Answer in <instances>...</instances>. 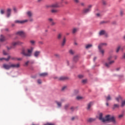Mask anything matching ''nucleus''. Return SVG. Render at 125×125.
<instances>
[{"label": "nucleus", "mask_w": 125, "mask_h": 125, "mask_svg": "<svg viewBox=\"0 0 125 125\" xmlns=\"http://www.w3.org/2000/svg\"><path fill=\"white\" fill-rule=\"evenodd\" d=\"M99 119L100 121L103 122V123H105V122H109L113 123V124H116V119L114 116H111V115H106L105 118H103V114L100 113L99 115Z\"/></svg>", "instance_id": "nucleus-1"}, {"label": "nucleus", "mask_w": 125, "mask_h": 125, "mask_svg": "<svg viewBox=\"0 0 125 125\" xmlns=\"http://www.w3.org/2000/svg\"><path fill=\"white\" fill-rule=\"evenodd\" d=\"M33 50H34V48L33 47H31L30 49H27V53L25 50H22L21 51V54L24 55V56H26V57H31V56H32Z\"/></svg>", "instance_id": "nucleus-2"}, {"label": "nucleus", "mask_w": 125, "mask_h": 125, "mask_svg": "<svg viewBox=\"0 0 125 125\" xmlns=\"http://www.w3.org/2000/svg\"><path fill=\"white\" fill-rule=\"evenodd\" d=\"M112 57L111 56H109L107 58V60L108 62H105L104 63V66L106 67V68H110L111 65H112V64H114L115 63V61H111L112 60Z\"/></svg>", "instance_id": "nucleus-3"}, {"label": "nucleus", "mask_w": 125, "mask_h": 125, "mask_svg": "<svg viewBox=\"0 0 125 125\" xmlns=\"http://www.w3.org/2000/svg\"><path fill=\"white\" fill-rule=\"evenodd\" d=\"M91 8H92V5H89L87 8H84L82 10L83 14H87L88 12H90V11H91Z\"/></svg>", "instance_id": "nucleus-4"}, {"label": "nucleus", "mask_w": 125, "mask_h": 125, "mask_svg": "<svg viewBox=\"0 0 125 125\" xmlns=\"http://www.w3.org/2000/svg\"><path fill=\"white\" fill-rule=\"evenodd\" d=\"M2 68L5 69V70H9L11 68V63H9V64L4 63L2 65Z\"/></svg>", "instance_id": "nucleus-5"}, {"label": "nucleus", "mask_w": 125, "mask_h": 125, "mask_svg": "<svg viewBox=\"0 0 125 125\" xmlns=\"http://www.w3.org/2000/svg\"><path fill=\"white\" fill-rule=\"evenodd\" d=\"M55 79H57L58 81H66V80H68V77L62 76L61 77H55Z\"/></svg>", "instance_id": "nucleus-6"}, {"label": "nucleus", "mask_w": 125, "mask_h": 125, "mask_svg": "<svg viewBox=\"0 0 125 125\" xmlns=\"http://www.w3.org/2000/svg\"><path fill=\"white\" fill-rule=\"evenodd\" d=\"M26 22H28V20H25L23 21L16 20L15 21V23H17L18 24H24V23H26Z\"/></svg>", "instance_id": "nucleus-7"}, {"label": "nucleus", "mask_w": 125, "mask_h": 125, "mask_svg": "<svg viewBox=\"0 0 125 125\" xmlns=\"http://www.w3.org/2000/svg\"><path fill=\"white\" fill-rule=\"evenodd\" d=\"M10 59H11L13 60L14 59V58H11V57H10V56H8L7 59L4 58H0V61H2V60H5V61H9V60Z\"/></svg>", "instance_id": "nucleus-8"}, {"label": "nucleus", "mask_w": 125, "mask_h": 125, "mask_svg": "<svg viewBox=\"0 0 125 125\" xmlns=\"http://www.w3.org/2000/svg\"><path fill=\"white\" fill-rule=\"evenodd\" d=\"M100 36H103V35H105V37H108V34L106 33V31L105 30H101L99 32Z\"/></svg>", "instance_id": "nucleus-9"}, {"label": "nucleus", "mask_w": 125, "mask_h": 125, "mask_svg": "<svg viewBox=\"0 0 125 125\" xmlns=\"http://www.w3.org/2000/svg\"><path fill=\"white\" fill-rule=\"evenodd\" d=\"M17 35H18L19 36H20L22 38H24V37H25V33L23 31H18V32H17Z\"/></svg>", "instance_id": "nucleus-10"}, {"label": "nucleus", "mask_w": 125, "mask_h": 125, "mask_svg": "<svg viewBox=\"0 0 125 125\" xmlns=\"http://www.w3.org/2000/svg\"><path fill=\"white\" fill-rule=\"evenodd\" d=\"M40 54H41V51H36L35 52H34V56L36 58H38V57L40 56Z\"/></svg>", "instance_id": "nucleus-11"}, {"label": "nucleus", "mask_w": 125, "mask_h": 125, "mask_svg": "<svg viewBox=\"0 0 125 125\" xmlns=\"http://www.w3.org/2000/svg\"><path fill=\"white\" fill-rule=\"evenodd\" d=\"M51 5L52 8H58L59 7V4L58 2L52 4Z\"/></svg>", "instance_id": "nucleus-12"}, {"label": "nucleus", "mask_w": 125, "mask_h": 125, "mask_svg": "<svg viewBox=\"0 0 125 125\" xmlns=\"http://www.w3.org/2000/svg\"><path fill=\"white\" fill-rule=\"evenodd\" d=\"M19 67H20V64L19 63L16 64L11 63V68H19Z\"/></svg>", "instance_id": "nucleus-13"}, {"label": "nucleus", "mask_w": 125, "mask_h": 125, "mask_svg": "<svg viewBox=\"0 0 125 125\" xmlns=\"http://www.w3.org/2000/svg\"><path fill=\"white\" fill-rule=\"evenodd\" d=\"M11 15V9L8 8L7 9V17L9 18L10 17Z\"/></svg>", "instance_id": "nucleus-14"}, {"label": "nucleus", "mask_w": 125, "mask_h": 125, "mask_svg": "<svg viewBox=\"0 0 125 125\" xmlns=\"http://www.w3.org/2000/svg\"><path fill=\"white\" fill-rule=\"evenodd\" d=\"M119 108H120V104H115L112 106L113 110H116V109H119Z\"/></svg>", "instance_id": "nucleus-15"}, {"label": "nucleus", "mask_w": 125, "mask_h": 125, "mask_svg": "<svg viewBox=\"0 0 125 125\" xmlns=\"http://www.w3.org/2000/svg\"><path fill=\"white\" fill-rule=\"evenodd\" d=\"M26 15L29 18H31L33 16V12L31 11H28L26 12Z\"/></svg>", "instance_id": "nucleus-16"}, {"label": "nucleus", "mask_w": 125, "mask_h": 125, "mask_svg": "<svg viewBox=\"0 0 125 125\" xmlns=\"http://www.w3.org/2000/svg\"><path fill=\"white\" fill-rule=\"evenodd\" d=\"M99 51L102 56H104L105 53V50L103 49H99Z\"/></svg>", "instance_id": "nucleus-17"}, {"label": "nucleus", "mask_w": 125, "mask_h": 125, "mask_svg": "<svg viewBox=\"0 0 125 125\" xmlns=\"http://www.w3.org/2000/svg\"><path fill=\"white\" fill-rule=\"evenodd\" d=\"M92 105H93V102H90V103L87 104V110H90V108H91V106H92Z\"/></svg>", "instance_id": "nucleus-18"}, {"label": "nucleus", "mask_w": 125, "mask_h": 125, "mask_svg": "<svg viewBox=\"0 0 125 125\" xmlns=\"http://www.w3.org/2000/svg\"><path fill=\"white\" fill-rule=\"evenodd\" d=\"M18 44H22V42L18 41V42H13L12 43V46H15L16 45H17Z\"/></svg>", "instance_id": "nucleus-19"}, {"label": "nucleus", "mask_w": 125, "mask_h": 125, "mask_svg": "<svg viewBox=\"0 0 125 125\" xmlns=\"http://www.w3.org/2000/svg\"><path fill=\"white\" fill-rule=\"evenodd\" d=\"M51 13L53 14H56V13H58V10L53 9L51 10Z\"/></svg>", "instance_id": "nucleus-20"}, {"label": "nucleus", "mask_w": 125, "mask_h": 125, "mask_svg": "<svg viewBox=\"0 0 125 125\" xmlns=\"http://www.w3.org/2000/svg\"><path fill=\"white\" fill-rule=\"evenodd\" d=\"M48 74L46 72L39 74V76L40 77H46L48 76Z\"/></svg>", "instance_id": "nucleus-21"}, {"label": "nucleus", "mask_w": 125, "mask_h": 125, "mask_svg": "<svg viewBox=\"0 0 125 125\" xmlns=\"http://www.w3.org/2000/svg\"><path fill=\"white\" fill-rule=\"evenodd\" d=\"M65 43H66V38L64 37L63 39L62 42V46H64L65 45Z\"/></svg>", "instance_id": "nucleus-22"}, {"label": "nucleus", "mask_w": 125, "mask_h": 125, "mask_svg": "<svg viewBox=\"0 0 125 125\" xmlns=\"http://www.w3.org/2000/svg\"><path fill=\"white\" fill-rule=\"evenodd\" d=\"M76 99L77 100H83V99H84V97H82L81 96H78L76 97Z\"/></svg>", "instance_id": "nucleus-23"}, {"label": "nucleus", "mask_w": 125, "mask_h": 125, "mask_svg": "<svg viewBox=\"0 0 125 125\" xmlns=\"http://www.w3.org/2000/svg\"><path fill=\"white\" fill-rule=\"evenodd\" d=\"M73 60L74 62H77V61H78V60H79V55H76L75 56H74V58H73Z\"/></svg>", "instance_id": "nucleus-24"}, {"label": "nucleus", "mask_w": 125, "mask_h": 125, "mask_svg": "<svg viewBox=\"0 0 125 125\" xmlns=\"http://www.w3.org/2000/svg\"><path fill=\"white\" fill-rule=\"evenodd\" d=\"M79 31V28H74L72 29V33L76 34Z\"/></svg>", "instance_id": "nucleus-25"}, {"label": "nucleus", "mask_w": 125, "mask_h": 125, "mask_svg": "<svg viewBox=\"0 0 125 125\" xmlns=\"http://www.w3.org/2000/svg\"><path fill=\"white\" fill-rule=\"evenodd\" d=\"M94 121H95V119L94 118H89L87 120L88 123H92V122H94Z\"/></svg>", "instance_id": "nucleus-26"}, {"label": "nucleus", "mask_w": 125, "mask_h": 125, "mask_svg": "<svg viewBox=\"0 0 125 125\" xmlns=\"http://www.w3.org/2000/svg\"><path fill=\"white\" fill-rule=\"evenodd\" d=\"M5 41V38L2 35H0V42H4Z\"/></svg>", "instance_id": "nucleus-27"}, {"label": "nucleus", "mask_w": 125, "mask_h": 125, "mask_svg": "<svg viewBox=\"0 0 125 125\" xmlns=\"http://www.w3.org/2000/svg\"><path fill=\"white\" fill-rule=\"evenodd\" d=\"M105 98H106V99L107 101H109V100H112V98L111 97V96H110V95H108Z\"/></svg>", "instance_id": "nucleus-28"}, {"label": "nucleus", "mask_w": 125, "mask_h": 125, "mask_svg": "<svg viewBox=\"0 0 125 125\" xmlns=\"http://www.w3.org/2000/svg\"><path fill=\"white\" fill-rule=\"evenodd\" d=\"M62 38V34L59 33L57 36V39L58 40H61Z\"/></svg>", "instance_id": "nucleus-29"}, {"label": "nucleus", "mask_w": 125, "mask_h": 125, "mask_svg": "<svg viewBox=\"0 0 125 125\" xmlns=\"http://www.w3.org/2000/svg\"><path fill=\"white\" fill-rule=\"evenodd\" d=\"M90 47H92V44H89L85 46V48H86L87 49L88 48H90Z\"/></svg>", "instance_id": "nucleus-30"}, {"label": "nucleus", "mask_w": 125, "mask_h": 125, "mask_svg": "<svg viewBox=\"0 0 125 125\" xmlns=\"http://www.w3.org/2000/svg\"><path fill=\"white\" fill-rule=\"evenodd\" d=\"M121 99H122V98L120 96L116 98V100L117 102H120Z\"/></svg>", "instance_id": "nucleus-31"}, {"label": "nucleus", "mask_w": 125, "mask_h": 125, "mask_svg": "<svg viewBox=\"0 0 125 125\" xmlns=\"http://www.w3.org/2000/svg\"><path fill=\"white\" fill-rule=\"evenodd\" d=\"M121 106L122 107H125V100L122 101Z\"/></svg>", "instance_id": "nucleus-32"}, {"label": "nucleus", "mask_w": 125, "mask_h": 125, "mask_svg": "<svg viewBox=\"0 0 125 125\" xmlns=\"http://www.w3.org/2000/svg\"><path fill=\"white\" fill-rule=\"evenodd\" d=\"M103 47V45L102 43H100L98 45V49H101Z\"/></svg>", "instance_id": "nucleus-33"}, {"label": "nucleus", "mask_w": 125, "mask_h": 125, "mask_svg": "<svg viewBox=\"0 0 125 125\" xmlns=\"http://www.w3.org/2000/svg\"><path fill=\"white\" fill-rule=\"evenodd\" d=\"M57 104L58 107H61L62 103L61 102H57Z\"/></svg>", "instance_id": "nucleus-34"}, {"label": "nucleus", "mask_w": 125, "mask_h": 125, "mask_svg": "<svg viewBox=\"0 0 125 125\" xmlns=\"http://www.w3.org/2000/svg\"><path fill=\"white\" fill-rule=\"evenodd\" d=\"M102 4L103 5H107V2L104 0H103L102 1Z\"/></svg>", "instance_id": "nucleus-35"}, {"label": "nucleus", "mask_w": 125, "mask_h": 125, "mask_svg": "<svg viewBox=\"0 0 125 125\" xmlns=\"http://www.w3.org/2000/svg\"><path fill=\"white\" fill-rule=\"evenodd\" d=\"M69 52L72 55H73L74 54V53H75V52H74V51H73V50H70Z\"/></svg>", "instance_id": "nucleus-36"}, {"label": "nucleus", "mask_w": 125, "mask_h": 125, "mask_svg": "<svg viewBox=\"0 0 125 125\" xmlns=\"http://www.w3.org/2000/svg\"><path fill=\"white\" fill-rule=\"evenodd\" d=\"M87 82V80L86 79H84L82 80V83H86Z\"/></svg>", "instance_id": "nucleus-37"}, {"label": "nucleus", "mask_w": 125, "mask_h": 125, "mask_svg": "<svg viewBox=\"0 0 125 125\" xmlns=\"http://www.w3.org/2000/svg\"><path fill=\"white\" fill-rule=\"evenodd\" d=\"M35 43H36V42H35V41L34 40L30 41V43H31L32 45H34V44H35Z\"/></svg>", "instance_id": "nucleus-38"}, {"label": "nucleus", "mask_w": 125, "mask_h": 125, "mask_svg": "<svg viewBox=\"0 0 125 125\" xmlns=\"http://www.w3.org/2000/svg\"><path fill=\"white\" fill-rule=\"evenodd\" d=\"M96 17H101V14L100 13H96Z\"/></svg>", "instance_id": "nucleus-39"}, {"label": "nucleus", "mask_w": 125, "mask_h": 125, "mask_svg": "<svg viewBox=\"0 0 125 125\" xmlns=\"http://www.w3.org/2000/svg\"><path fill=\"white\" fill-rule=\"evenodd\" d=\"M121 49V46H119L118 48L116 49V52H119L120 51V50Z\"/></svg>", "instance_id": "nucleus-40"}, {"label": "nucleus", "mask_w": 125, "mask_h": 125, "mask_svg": "<svg viewBox=\"0 0 125 125\" xmlns=\"http://www.w3.org/2000/svg\"><path fill=\"white\" fill-rule=\"evenodd\" d=\"M48 21L50 22V23L53 22V19L52 18H49Z\"/></svg>", "instance_id": "nucleus-41"}, {"label": "nucleus", "mask_w": 125, "mask_h": 125, "mask_svg": "<svg viewBox=\"0 0 125 125\" xmlns=\"http://www.w3.org/2000/svg\"><path fill=\"white\" fill-rule=\"evenodd\" d=\"M73 1L75 2V3H80V0H73Z\"/></svg>", "instance_id": "nucleus-42"}, {"label": "nucleus", "mask_w": 125, "mask_h": 125, "mask_svg": "<svg viewBox=\"0 0 125 125\" xmlns=\"http://www.w3.org/2000/svg\"><path fill=\"white\" fill-rule=\"evenodd\" d=\"M69 107V104H66L65 106H64V109L65 110H67V109H68V108Z\"/></svg>", "instance_id": "nucleus-43"}, {"label": "nucleus", "mask_w": 125, "mask_h": 125, "mask_svg": "<svg viewBox=\"0 0 125 125\" xmlns=\"http://www.w3.org/2000/svg\"><path fill=\"white\" fill-rule=\"evenodd\" d=\"M78 78L79 79H83V75H78Z\"/></svg>", "instance_id": "nucleus-44"}, {"label": "nucleus", "mask_w": 125, "mask_h": 125, "mask_svg": "<svg viewBox=\"0 0 125 125\" xmlns=\"http://www.w3.org/2000/svg\"><path fill=\"white\" fill-rule=\"evenodd\" d=\"M46 7L47 8H52V5L51 4V5H46Z\"/></svg>", "instance_id": "nucleus-45"}, {"label": "nucleus", "mask_w": 125, "mask_h": 125, "mask_svg": "<svg viewBox=\"0 0 125 125\" xmlns=\"http://www.w3.org/2000/svg\"><path fill=\"white\" fill-rule=\"evenodd\" d=\"M120 15L121 16H123V15H124V11L123 10L120 11Z\"/></svg>", "instance_id": "nucleus-46"}, {"label": "nucleus", "mask_w": 125, "mask_h": 125, "mask_svg": "<svg viewBox=\"0 0 125 125\" xmlns=\"http://www.w3.org/2000/svg\"><path fill=\"white\" fill-rule=\"evenodd\" d=\"M0 13L1 14H4V10H0Z\"/></svg>", "instance_id": "nucleus-47"}, {"label": "nucleus", "mask_w": 125, "mask_h": 125, "mask_svg": "<svg viewBox=\"0 0 125 125\" xmlns=\"http://www.w3.org/2000/svg\"><path fill=\"white\" fill-rule=\"evenodd\" d=\"M80 4H81V6H85V4L83 2H81L80 3Z\"/></svg>", "instance_id": "nucleus-48"}, {"label": "nucleus", "mask_w": 125, "mask_h": 125, "mask_svg": "<svg viewBox=\"0 0 125 125\" xmlns=\"http://www.w3.org/2000/svg\"><path fill=\"white\" fill-rule=\"evenodd\" d=\"M118 117H119V119H122V118H123V117H124V114L119 115Z\"/></svg>", "instance_id": "nucleus-49"}, {"label": "nucleus", "mask_w": 125, "mask_h": 125, "mask_svg": "<svg viewBox=\"0 0 125 125\" xmlns=\"http://www.w3.org/2000/svg\"><path fill=\"white\" fill-rule=\"evenodd\" d=\"M29 61L26 62L25 63L24 66H27L29 64Z\"/></svg>", "instance_id": "nucleus-50"}, {"label": "nucleus", "mask_w": 125, "mask_h": 125, "mask_svg": "<svg viewBox=\"0 0 125 125\" xmlns=\"http://www.w3.org/2000/svg\"><path fill=\"white\" fill-rule=\"evenodd\" d=\"M54 56H55V57H57V58H59L60 55L58 54H55L54 55Z\"/></svg>", "instance_id": "nucleus-51"}, {"label": "nucleus", "mask_w": 125, "mask_h": 125, "mask_svg": "<svg viewBox=\"0 0 125 125\" xmlns=\"http://www.w3.org/2000/svg\"><path fill=\"white\" fill-rule=\"evenodd\" d=\"M64 4H69V2H68L67 0H65L64 1Z\"/></svg>", "instance_id": "nucleus-52"}, {"label": "nucleus", "mask_w": 125, "mask_h": 125, "mask_svg": "<svg viewBox=\"0 0 125 125\" xmlns=\"http://www.w3.org/2000/svg\"><path fill=\"white\" fill-rule=\"evenodd\" d=\"M51 26H54V25H55V22H54L53 21L51 22Z\"/></svg>", "instance_id": "nucleus-53"}, {"label": "nucleus", "mask_w": 125, "mask_h": 125, "mask_svg": "<svg viewBox=\"0 0 125 125\" xmlns=\"http://www.w3.org/2000/svg\"><path fill=\"white\" fill-rule=\"evenodd\" d=\"M13 10L15 12H16V11H17V9H16V7H13Z\"/></svg>", "instance_id": "nucleus-54"}, {"label": "nucleus", "mask_w": 125, "mask_h": 125, "mask_svg": "<svg viewBox=\"0 0 125 125\" xmlns=\"http://www.w3.org/2000/svg\"><path fill=\"white\" fill-rule=\"evenodd\" d=\"M29 21H30V22H33V18H32V17L29 18Z\"/></svg>", "instance_id": "nucleus-55"}, {"label": "nucleus", "mask_w": 125, "mask_h": 125, "mask_svg": "<svg viewBox=\"0 0 125 125\" xmlns=\"http://www.w3.org/2000/svg\"><path fill=\"white\" fill-rule=\"evenodd\" d=\"M66 88H67V86H64L62 87V90H65V89H66Z\"/></svg>", "instance_id": "nucleus-56"}, {"label": "nucleus", "mask_w": 125, "mask_h": 125, "mask_svg": "<svg viewBox=\"0 0 125 125\" xmlns=\"http://www.w3.org/2000/svg\"><path fill=\"white\" fill-rule=\"evenodd\" d=\"M102 44L103 45V46H104V45L105 46H107V43H102Z\"/></svg>", "instance_id": "nucleus-57"}, {"label": "nucleus", "mask_w": 125, "mask_h": 125, "mask_svg": "<svg viewBox=\"0 0 125 125\" xmlns=\"http://www.w3.org/2000/svg\"><path fill=\"white\" fill-rule=\"evenodd\" d=\"M3 53L4 55H7V53H6V52H5V51H3Z\"/></svg>", "instance_id": "nucleus-58"}, {"label": "nucleus", "mask_w": 125, "mask_h": 125, "mask_svg": "<svg viewBox=\"0 0 125 125\" xmlns=\"http://www.w3.org/2000/svg\"><path fill=\"white\" fill-rule=\"evenodd\" d=\"M38 83H42V80L39 79L38 81H37Z\"/></svg>", "instance_id": "nucleus-59"}, {"label": "nucleus", "mask_w": 125, "mask_h": 125, "mask_svg": "<svg viewBox=\"0 0 125 125\" xmlns=\"http://www.w3.org/2000/svg\"><path fill=\"white\" fill-rule=\"evenodd\" d=\"M70 110L71 111V112H73V111H74V108L73 107H71V108H70Z\"/></svg>", "instance_id": "nucleus-60"}, {"label": "nucleus", "mask_w": 125, "mask_h": 125, "mask_svg": "<svg viewBox=\"0 0 125 125\" xmlns=\"http://www.w3.org/2000/svg\"><path fill=\"white\" fill-rule=\"evenodd\" d=\"M46 125H54V124L52 123H47Z\"/></svg>", "instance_id": "nucleus-61"}, {"label": "nucleus", "mask_w": 125, "mask_h": 125, "mask_svg": "<svg viewBox=\"0 0 125 125\" xmlns=\"http://www.w3.org/2000/svg\"><path fill=\"white\" fill-rule=\"evenodd\" d=\"M65 101V100L64 99H62L61 100V103H63Z\"/></svg>", "instance_id": "nucleus-62"}, {"label": "nucleus", "mask_w": 125, "mask_h": 125, "mask_svg": "<svg viewBox=\"0 0 125 125\" xmlns=\"http://www.w3.org/2000/svg\"><path fill=\"white\" fill-rule=\"evenodd\" d=\"M104 23H106V21H101V22H100V24H104Z\"/></svg>", "instance_id": "nucleus-63"}, {"label": "nucleus", "mask_w": 125, "mask_h": 125, "mask_svg": "<svg viewBox=\"0 0 125 125\" xmlns=\"http://www.w3.org/2000/svg\"><path fill=\"white\" fill-rule=\"evenodd\" d=\"M42 0H37V2H42Z\"/></svg>", "instance_id": "nucleus-64"}]
</instances>
